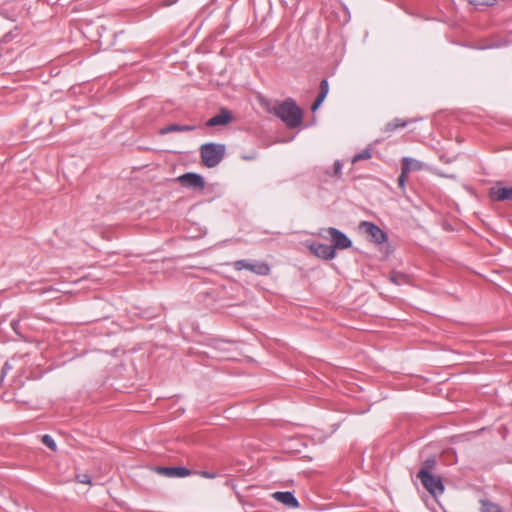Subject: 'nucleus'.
Listing matches in <instances>:
<instances>
[{
    "label": "nucleus",
    "instance_id": "obj_1",
    "mask_svg": "<svg viewBox=\"0 0 512 512\" xmlns=\"http://www.w3.org/2000/svg\"><path fill=\"white\" fill-rule=\"evenodd\" d=\"M274 115L284 122L288 128H296L303 121V112L292 98L277 102Z\"/></svg>",
    "mask_w": 512,
    "mask_h": 512
},
{
    "label": "nucleus",
    "instance_id": "obj_2",
    "mask_svg": "<svg viewBox=\"0 0 512 512\" xmlns=\"http://www.w3.org/2000/svg\"><path fill=\"white\" fill-rule=\"evenodd\" d=\"M226 146L222 143H205L200 147V157L204 166L213 168L225 157Z\"/></svg>",
    "mask_w": 512,
    "mask_h": 512
},
{
    "label": "nucleus",
    "instance_id": "obj_3",
    "mask_svg": "<svg viewBox=\"0 0 512 512\" xmlns=\"http://www.w3.org/2000/svg\"><path fill=\"white\" fill-rule=\"evenodd\" d=\"M417 478L420 479L423 487L432 495L436 496L444 492V485L442 480L438 476L432 475V473H426L419 471Z\"/></svg>",
    "mask_w": 512,
    "mask_h": 512
},
{
    "label": "nucleus",
    "instance_id": "obj_4",
    "mask_svg": "<svg viewBox=\"0 0 512 512\" xmlns=\"http://www.w3.org/2000/svg\"><path fill=\"white\" fill-rule=\"evenodd\" d=\"M233 267L235 270H249L252 273L260 276H267L270 274V267L265 262H250L248 260H237L233 263Z\"/></svg>",
    "mask_w": 512,
    "mask_h": 512
},
{
    "label": "nucleus",
    "instance_id": "obj_5",
    "mask_svg": "<svg viewBox=\"0 0 512 512\" xmlns=\"http://www.w3.org/2000/svg\"><path fill=\"white\" fill-rule=\"evenodd\" d=\"M359 227L361 230H363L371 242L382 244L387 241V234L374 223L362 221Z\"/></svg>",
    "mask_w": 512,
    "mask_h": 512
},
{
    "label": "nucleus",
    "instance_id": "obj_6",
    "mask_svg": "<svg viewBox=\"0 0 512 512\" xmlns=\"http://www.w3.org/2000/svg\"><path fill=\"white\" fill-rule=\"evenodd\" d=\"M327 232L331 237V241L333 243L332 247H335V250H344L352 246V241L348 238V236L337 228L329 227Z\"/></svg>",
    "mask_w": 512,
    "mask_h": 512
},
{
    "label": "nucleus",
    "instance_id": "obj_7",
    "mask_svg": "<svg viewBox=\"0 0 512 512\" xmlns=\"http://www.w3.org/2000/svg\"><path fill=\"white\" fill-rule=\"evenodd\" d=\"M178 182L184 186L197 190H203L205 182L200 174L189 172L178 177Z\"/></svg>",
    "mask_w": 512,
    "mask_h": 512
},
{
    "label": "nucleus",
    "instance_id": "obj_8",
    "mask_svg": "<svg viewBox=\"0 0 512 512\" xmlns=\"http://www.w3.org/2000/svg\"><path fill=\"white\" fill-rule=\"evenodd\" d=\"M309 249L315 256L323 260H331L336 256L335 247L332 245L314 242Z\"/></svg>",
    "mask_w": 512,
    "mask_h": 512
},
{
    "label": "nucleus",
    "instance_id": "obj_9",
    "mask_svg": "<svg viewBox=\"0 0 512 512\" xmlns=\"http://www.w3.org/2000/svg\"><path fill=\"white\" fill-rule=\"evenodd\" d=\"M156 471L169 478H183L194 474V471L186 467H165L159 466Z\"/></svg>",
    "mask_w": 512,
    "mask_h": 512
},
{
    "label": "nucleus",
    "instance_id": "obj_10",
    "mask_svg": "<svg viewBox=\"0 0 512 512\" xmlns=\"http://www.w3.org/2000/svg\"><path fill=\"white\" fill-rule=\"evenodd\" d=\"M233 119L231 112L228 109L222 108L220 113L211 117L207 122V127L224 126L229 124Z\"/></svg>",
    "mask_w": 512,
    "mask_h": 512
},
{
    "label": "nucleus",
    "instance_id": "obj_11",
    "mask_svg": "<svg viewBox=\"0 0 512 512\" xmlns=\"http://www.w3.org/2000/svg\"><path fill=\"white\" fill-rule=\"evenodd\" d=\"M272 497L287 507L297 508L299 506L298 500L290 491H277L272 494Z\"/></svg>",
    "mask_w": 512,
    "mask_h": 512
},
{
    "label": "nucleus",
    "instance_id": "obj_12",
    "mask_svg": "<svg viewBox=\"0 0 512 512\" xmlns=\"http://www.w3.org/2000/svg\"><path fill=\"white\" fill-rule=\"evenodd\" d=\"M489 195L495 201L512 202V187H492L489 191Z\"/></svg>",
    "mask_w": 512,
    "mask_h": 512
},
{
    "label": "nucleus",
    "instance_id": "obj_13",
    "mask_svg": "<svg viewBox=\"0 0 512 512\" xmlns=\"http://www.w3.org/2000/svg\"><path fill=\"white\" fill-rule=\"evenodd\" d=\"M329 91V84L327 79H323L320 82V91L318 93V96L316 97L314 103L311 106V110L315 112L322 104L324 99L326 98Z\"/></svg>",
    "mask_w": 512,
    "mask_h": 512
},
{
    "label": "nucleus",
    "instance_id": "obj_14",
    "mask_svg": "<svg viewBox=\"0 0 512 512\" xmlns=\"http://www.w3.org/2000/svg\"><path fill=\"white\" fill-rule=\"evenodd\" d=\"M197 128L196 125H180V124H170L163 127L160 131L161 134H168L172 132H189L194 131Z\"/></svg>",
    "mask_w": 512,
    "mask_h": 512
},
{
    "label": "nucleus",
    "instance_id": "obj_15",
    "mask_svg": "<svg viewBox=\"0 0 512 512\" xmlns=\"http://www.w3.org/2000/svg\"><path fill=\"white\" fill-rule=\"evenodd\" d=\"M423 167L422 163L416 159L410 157H404L402 159V170L404 173H410L411 171L421 170Z\"/></svg>",
    "mask_w": 512,
    "mask_h": 512
},
{
    "label": "nucleus",
    "instance_id": "obj_16",
    "mask_svg": "<svg viewBox=\"0 0 512 512\" xmlns=\"http://www.w3.org/2000/svg\"><path fill=\"white\" fill-rule=\"evenodd\" d=\"M389 279L396 285H404L410 282L409 275L399 271H392L389 275Z\"/></svg>",
    "mask_w": 512,
    "mask_h": 512
},
{
    "label": "nucleus",
    "instance_id": "obj_17",
    "mask_svg": "<svg viewBox=\"0 0 512 512\" xmlns=\"http://www.w3.org/2000/svg\"><path fill=\"white\" fill-rule=\"evenodd\" d=\"M480 512H503L500 505L488 500V499H481L480 500Z\"/></svg>",
    "mask_w": 512,
    "mask_h": 512
},
{
    "label": "nucleus",
    "instance_id": "obj_18",
    "mask_svg": "<svg viewBox=\"0 0 512 512\" xmlns=\"http://www.w3.org/2000/svg\"><path fill=\"white\" fill-rule=\"evenodd\" d=\"M408 125V121L402 120L399 118H395L392 121L388 122L385 126V132H394L398 128H405Z\"/></svg>",
    "mask_w": 512,
    "mask_h": 512
},
{
    "label": "nucleus",
    "instance_id": "obj_19",
    "mask_svg": "<svg viewBox=\"0 0 512 512\" xmlns=\"http://www.w3.org/2000/svg\"><path fill=\"white\" fill-rule=\"evenodd\" d=\"M436 458L434 456L428 457L422 464V467L419 471H424L426 473H431L436 467Z\"/></svg>",
    "mask_w": 512,
    "mask_h": 512
},
{
    "label": "nucleus",
    "instance_id": "obj_20",
    "mask_svg": "<svg viewBox=\"0 0 512 512\" xmlns=\"http://www.w3.org/2000/svg\"><path fill=\"white\" fill-rule=\"evenodd\" d=\"M260 102V105L270 114H273L274 115V110L277 109V102L278 101H275V102H272L266 98H260L259 100Z\"/></svg>",
    "mask_w": 512,
    "mask_h": 512
},
{
    "label": "nucleus",
    "instance_id": "obj_21",
    "mask_svg": "<svg viewBox=\"0 0 512 512\" xmlns=\"http://www.w3.org/2000/svg\"><path fill=\"white\" fill-rule=\"evenodd\" d=\"M371 156H372V148L371 147H367L362 152L356 154L352 158V162L356 163V162L361 161V160L370 159Z\"/></svg>",
    "mask_w": 512,
    "mask_h": 512
},
{
    "label": "nucleus",
    "instance_id": "obj_22",
    "mask_svg": "<svg viewBox=\"0 0 512 512\" xmlns=\"http://www.w3.org/2000/svg\"><path fill=\"white\" fill-rule=\"evenodd\" d=\"M42 443L44 445H46L47 447H49L52 451H56L57 445H56L54 439L50 435H48V434L43 435Z\"/></svg>",
    "mask_w": 512,
    "mask_h": 512
},
{
    "label": "nucleus",
    "instance_id": "obj_23",
    "mask_svg": "<svg viewBox=\"0 0 512 512\" xmlns=\"http://www.w3.org/2000/svg\"><path fill=\"white\" fill-rule=\"evenodd\" d=\"M76 480L79 483L82 484H90L91 483V477L87 473L77 474Z\"/></svg>",
    "mask_w": 512,
    "mask_h": 512
},
{
    "label": "nucleus",
    "instance_id": "obj_24",
    "mask_svg": "<svg viewBox=\"0 0 512 512\" xmlns=\"http://www.w3.org/2000/svg\"><path fill=\"white\" fill-rule=\"evenodd\" d=\"M407 176H408V173H404L403 170L401 169V173H400V175L398 177V185L402 189H404V187H405Z\"/></svg>",
    "mask_w": 512,
    "mask_h": 512
},
{
    "label": "nucleus",
    "instance_id": "obj_25",
    "mask_svg": "<svg viewBox=\"0 0 512 512\" xmlns=\"http://www.w3.org/2000/svg\"><path fill=\"white\" fill-rule=\"evenodd\" d=\"M341 169H342V164L339 160H336L334 162V174L335 176H340L341 174Z\"/></svg>",
    "mask_w": 512,
    "mask_h": 512
},
{
    "label": "nucleus",
    "instance_id": "obj_26",
    "mask_svg": "<svg viewBox=\"0 0 512 512\" xmlns=\"http://www.w3.org/2000/svg\"><path fill=\"white\" fill-rule=\"evenodd\" d=\"M196 473L201 475L202 477L208 478V479H214L216 477L215 473H212L209 471H200V472H196Z\"/></svg>",
    "mask_w": 512,
    "mask_h": 512
},
{
    "label": "nucleus",
    "instance_id": "obj_27",
    "mask_svg": "<svg viewBox=\"0 0 512 512\" xmlns=\"http://www.w3.org/2000/svg\"><path fill=\"white\" fill-rule=\"evenodd\" d=\"M11 326H12V329L17 333L19 334L18 332V328H19V320H13L11 322Z\"/></svg>",
    "mask_w": 512,
    "mask_h": 512
},
{
    "label": "nucleus",
    "instance_id": "obj_28",
    "mask_svg": "<svg viewBox=\"0 0 512 512\" xmlns=\"http://www.w3.org/2000/svg\"><path fill=\"white\" fill-rule=\"evenodd\" d=\"M255 158H256L255 154L242 156V159H244V160H253Z\"/></svg>",
    "mask_w": 512,
    "mask_h": 512
},
{
    "label": "nucleus",
    "instance_id": "obj_29",
    "mask_svg": "<svg viewBox=\"0 0 512 512\" xmlns=\"http://www.w3.org/2000/svg\"><path fill=\"white\" fill-rule=\"evenodd\" d=\"M494 3H495V0H486V1L481 2V4H486V5H494Z\"/></svg>",
    "mask_w": 512,
    "mask_h": 512
}]
</instances>
